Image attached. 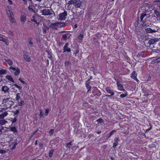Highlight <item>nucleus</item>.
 I'll use <instances>...</instances> for the list:
<instances>
[{
  "label": "nucleus",
  "instance_id": "f257e3e1",
  "mask_svg": "<svg viewBox=\"0 0 160 160\" xmlns=\"http://www.w3.org/2000/svg\"><path fill=\"white\" fill-rule=\"evenodd\" d=\"M2 105L4 107V108H2L0 111V112H3L5 109L10 108L13 105L14 102L12 100V98H5L2 101Z\"/></svg>",
  "mask_w": 160,
  "mask_h": 160
},
{
  "label": "nucleus",
  "instance_id": "f03ea898",
  "mask_svg": "<svg viewBox=\"0 0 160 160\" xmlns=\"http://www.w3.org/2000/svg\"><path fill=\"white\" fill-rule=\"evenodd\" d=\"M11 7L8 6L6 8L7 13L9 18V20L10 22L11 23H13L15 22V20L12 17L13 14L11 11Z\"/></svg>",
  "mask_w": 160,
  "mask_h": 160
},
{
  "label": "nucleus",
  "instance_id": "7ed1b4c3",
  "mask_svg": "<svg viewBox=\"0 0 160 160\" xmlns=\"http://www.w3.org/2000/svg\"><path fill=\"white\" fill-rule=\"evenodd\" d=\"M65 26V24L61 22H55L54 23H52L50 27L51 28H52L53 29L57 30L58 27L62 28L64 27Z\"/></svg>",
  "mask_w": 160,
  "mask_h": 160
},
{
  "label": "nucleus",
  "instance_id": "20e7f679",
  "mask_svg": "<svg viewBox=\"0 0 160 160\" xmlns=\"http://www.w3.org/2000/svg\"><path fill=\"white\" fill-rule=\"evenodd\" d=\"M53 12L51 9L46 8L41 11L42 14L45 16L50 15L52 14Z\"/></svg>",
  "mask_w": 160,
  "mask_h": 160
},
{
  "label": "nucleus",
  "instance_id": "39448f33",
  "mask_svg": "<svg viewBox=\"0 0 160 160\" xmlns=\"http://www.w3.org/2000/svg\"><path fill=\"white\" fill-rule=\"evenodd\" d=\"M67 16V12L64 11L63 12L60 13L57 16L58 18L60 20H65Z\"/></svg>",
  "mask_w": 160,
  "mask_h": 160
},
{
  "label": "nucleus",
  "instance_id": "423d86ee",
  "mask_svg": "<svg viewBox=\"0 0 160 160\" xmlns=\"http://www.w3.org/2000/svg\"><path fill=\"white\" fill-rule=\"evenodd\" d=\"M158 27H155V28L153 29L150 28H147L145 29V31L147 33H152L158 32Z\"/></svg>",
  "mask_w": 160,
  "mask_h": 160
},
{
  "label": "nucleus",
  "instance_id": "0eeeda50",
  "mask_svg": "<svg viewBox=\"0 0 160 160\" xmlns=\"http://www.w3.org/2000/svg\"><path fill=\"white\" fill-rule=\"evenodd\" d=\"M9 68L11 70H13L14 71V75H15L18 76L19 74L20 73V69L19 68H15L13 67L12 66H11L9 67Z\"/></svg>",
  "mask_w": 160,
  "mask_h": 160
},
{
  "label": "nucleus",
  "instance_id": "6e6552de",
  "mask_svg": "<svg viewBox=\"0 0 160 160\" xmlns=\"http://www.w3.org/2000/svg\"><path fill=\"white\" fill-rule=\"evenodd\" d=\"M0 41H2L4 42L5 44L7 45H8L9 44V40L7 37H5L4 35H2V37L0 36Z\"/></svg>",
  "mask_w": 160,
  "mask_h": 160
},
{
  "label": "nucleus",
  "instance_id": "1a4fd4ad",
  "mask_svg": "<svg viewBox=\"0 0 160 160\" xmlns=\"http://www.w3.org/2000/svg\"><path fill=\"white\" fill-rule=\"evenodd\" d=\"M105 90L108 93H109L110 95H106V96L107 97H110L114 95V92L111 90L110 88L108 87H106L105 88Z\"/></svg>",
  "mask_w": 160,
  "mask_h": 160
},
{
  "label": "nucleus",
  "instance_id": "9d476101",
  "mask_svg": "<svg viewBox=\"0 0 160 160\" xmlns=\"http://www.w3.org/2000/svg\"><path fill=\"white\" fill-rule=\"evenodd\" d=\"M92 92L94 96H100L101 95V92L96 87H94L92 88Z\"/></svg>",
  "mask_w": 160,
  "mask_h": 160
},
{
  "label": "nucleus",
  "instance_id": "9b49d317",
  "mask_svg": "<svg viewBox=\"0 0 160 160\" xmlns=\"http://www.w3.org/2000/svg\"><path fill=\"white\" fill-rule=\"evenodd\" d=\"M114 79L117 82V87H118V89L121 91H125V89H124L123 88V87L118 81V80L115 79V78H114Z\"/></svg>",
  "mask_w": 160,
  "mask_h": 160
},
{
  "label": "nucleus",
  "instance_id": "f8f14e48",
  "mask_svg": "<svg viewBox=\"0 0 160 160\" xmlns=\"http://www.w3.org/2000/svg\"><path fill=\"white\" fill-rule=\"evenodd\" d=\"M69 45L68 43H67L64 45L63 49V53L66 52H71V50L70 48H68Z\"/></svg>",
  "mask_w": 160,
  "mask_h": 160
},
{
  "label": "nucleus",
  "instance_id": "ddd939ff",
  "mask_svg": "<svg viewBox=\"0 0 160 160\" xmlns=\"http://www.w3.org/2000/svg\"><path fill=\"white\" fill-rule=\"evenodd\" d=\"M158 39L157 38H152L148 41V43L149 44L151 45L154 44L156 42H158Z\"/></svg>",
  "mask_w": 160,
  "mask_h": 160
},
{
  "label": "nucleus",
  "instance_id": "4468645a",
  "mask_svg": "<svg viewBox=\"0 0 160 160\" xmlns=\"http://www.w3.org/2000/svg\"><path fill=\"white\" fill-rule=\"evenodd\" d=\"M131 77L132 78L136 80L137 82L139 81V80L137 78V73L135 71L132 72L131 74Z\"/></svg>",
  "mask_w": 160,
  "mask_h": 160
},
{
  "label": "nucleus",
  "instance_id": "2eb2a0df",
  "mask_svg": "<svg viewBox=\"0 0 160 160\" xmlns=\"http://www.w3.org/2000/svg\"><path fill=\"white\" fill-rule=\"evenodd\" d=\"M26 20V16L23 14L21 15L20 18V20L22 24H24Z\"/></svg>",
  "mask_w": 160,
  "mask_h": 160
},
{
  "label": "nucleus",
  "instance_id": "dca6fc26",
  "mask_svg": "<svg viewBox=\"0 0 160 160\" xmlns=\"http://www.w3.org/2000/svg\"><path fill=\"white\" fill-rule=\"evenodd\" d=\"M82 3V2L80 0H77L76 3L74 5V6L77 8H80Z\"/></svg>",
  "mask_w": 160,
  "mask_h": 160
},
{
  "label": "nucleus",
  "instance_id": "f3484780",
  "mask_svg": "<svg viewBox=\"0 0 160 160\" xmlns=\"http://www.w3.org/2000/svg\"><path fill=\"white\" fill-rule=\"evenodd\" d=\"M7 112H3L0 115V119H3L8 115Z\"/></svg>",
  "mask_w": 160,
  "mask_h": 160
},
{
  "label": "nucleus",
  "instance_id": "a211bd4d",
  "mask_svg": "<svg viewBox=\"0 0 160 160\" xmlns=\"http://www.w3.org/2000/svg\"><path fill=\"white\" fill-rule=\"evenodd\" d=\"M23 57L24 59L27 62H29L31 60V58L29 56L27 55L24 54L23 55Z\"/></svg>",
  "mask_w": 160,
  "mask_h": 160
},
{
  "label": "nucleus",
  "instance_id": "6ab92c4d",
  "mask_svg": "<svg viewBox=\"0 0 160 160\" xmlns=\"http://www.w3.org/2000/svg\"><path fill=\"white\" fill-rule=\"evenodd\" d=\"M9 88L7 86H3L2 88V90L4 92H8L9 91Z\"/></svg>",
  "mask_w": 160,
  "mask_h": 160
},
{
  "label": "nucleus",
  "instance_id": "aec40b11",
  "mask_svg": "<svg viewBox=\"0 0 160 160\" xmlns=\"http://www.w3.org/2000/svg\"><path fill=\"white\" fill-rule=\"evenodd\" d=\"M69 35V34L68 33H67L65 34H63L62 35V39L64 40H67V39L69 38V37H68Z\"/></svg>",
  "mask_w": 160,
  "mask_h": 160
},
{
  "label": "nucleus",
  "instance_id": "412c9836",
  "mask_svg": "<svg viewBox=\"0 0 160 160\" xmlns=\"http://www.w3.org/2000/svg\"><path fill=\"white\" fill-rule=\"evenodd\" d=\"M147 14L145 13H142L140 17V21L143 23H144L145 21L143 20V18L146 16Z\"/></svg>",
  "mask_w": 160,
  "mask_h": 160
},
{
  "label": "nucleus",
  "instance_id": "4be33fe9",
  "mask_svg": "<svg viewBox=\"0 0 160 160\" xmlns=\"http://www.w3.org/2000/svg\"><path fill=\"white\" fill-rule=\"evenodd\" d=\"M28 41L29 44V47H32L33 46V43L32 42V38H29L28 39Z\"/></svg>",
  "mask_w": 160,
  "mask_h": 160
},
{
  "label": "nucleus",
  "instance_id": "5701e85b",
  "mask_svg": "<svg viewBox=\"0 0 160 160\" xmlns=\"http://www.w3.org/2000/svg\"><path fill=\"white\" fill-rule=\"evenodd\" d=\"M8 122L6 121L5 119H2L0 120V126L5 124Z\"/></svg>",
  "mask_w": 160,
  "mask_h": 160
},
{
  "label": "nucleus",
  "instance_id": "b1692460",
  "mask_svg": "<svg viewBox=\"0 0 160 160\" xmlns=\"http://www.w3.org/2000/svg\"><path fill=\"white\" fill-rule=\"evenodd\" d=\"M18 102V105L19 106H21L23 105L24 104V101L22 100L21 99L19 101H17Z\"/></svg>",
  "mask_w": 160,
  "mask_h": 160
},
{
  "label": "nucleus",
  "instance_id": "393cba45",
  "mask_svg": "<svg viewBox=\"0 0 160 160\" xmlns=\"http://www.w3.org/2000/svg\"><path fill=\"white\" fill-rule=\"evenodd\" d=\"M6 78L9 81H10L12 82H14L11 76L7 75L6 76Z\"/></svg>",
  "mask_w": 160,
  "mask_h": 160
},
{
  "label": "nucleus",
  "instance_id": "a878e982",
  "mask_svg": "<svg viewBox=\"0 0 160 160\" xmlns=\"http://www.w3.org/2000/svg\"><path fill=\"white\" fill-rule=\"evenodd\" d=\"M16 99L17 101H19L21 99L20 93H17L16 94Z\"/></svg>",
  "mask_w": 160,
  "mask_h": 160
},
{
  "label": "nucleus",
  "instance_id": "bb28decb",
  "mask_svg": "<svg viewBox=\"0 0 160 160\" xmlns=\"http://www.w3.org/2000/svg\"><path fill=\"white\" fill-rule=\"evenodd\" d=\"M77 0H71L69 1L68 4H69V5L71 4H73L74 5L75 3H76Z\"/></svg>",
  "mask_w": 160,
  "mask_h": 160
},
{
  "label": "nucleus",
  "instance_id": "cd10ccee",
  "mask_svg": "<svg viewBox=\"0 0 160 160\" xmlns=\"http://www.w3.org/2000/svg\"><path fill=\"white\" fill-rule=\"evenodd\" d=\"M5 60L6 62H7L10 65H12L13 64L12 61L10 59H5Z\"/></svg>",
  "mask_w": 160,
  "mask_h": 160
},
{
  "label": "nucleus",
  "instance_id": "c85d7f7f",
  "mask_svg": "<svg viewBox=\"0 0 160 160\" xmlns=\"http://www.w3.org/2000/svg\"><path fill=\"white\" fill-rule=\"evenodd\" d=\"M154 13L158 18H160V12L155 10L154 11Z\"/></svg>",
  "mask_w": 160,
  "mask_h": 160
},
{
  "label": "nucleus",
  "instance_id": "c756f323",
  "mask_svg": "<svg viewBox=\"0 0 160 160\" xmlns=\"http://www.w3.org/2000/svg\"><path fill=\"white\" fill-rule=\"evenodd\" d=\"M84 35L83 33H81L78 36V39L80 40H82L84 37Z\"/></svg>",
  "mask_w": 160,
  "mask_h": 160
},
{
  "label": "nucleus",
  "instance_id": "7c9ffc66",
  "mask_svg": "<svg viewBox=\"0 0 160 160\" xmlns=\"http://www.w3.org/2000/svg\"><path fill=\"white\" fill-rule=\"evenodd\" d=\"M124 92H125V94H121L120 95V97L121 98H124L128 95V93H127V92L126 90H125V91H124Z\"/></svg>",
  "mask_w": 160,
  "mask_h": 160
},
{
  "label": "nucleus",
  "instance_id": "2f4dec72",
  "mask_svg": "<svg viewBox=\"0 0 160 160\" xmlns=\"http://www.w3.org/2000/svg\"><path fill=\"white\" fill-rule=\"evenodd\" d=\"M6 73V71L5 69H2L0 70V75L5 74Z\"/></svg>",
  "mask_w": 160,
  "mask_h": 160
},
{
  "label": "nucleus",
  "instance_id": "473e14b6",
  "mask_svg": "<svg viewBox=\"0 0 160 160\" xmlns=\"http://www.w3.org/2000/svg\"><path fill=\"white\" fill-rule=\"evenodd\" d=\"M7 33L8 35H11V36H13V32L12 31V30H9L7 32Z\"/></svg>",
  "mask_w": 160,
  "mask_h": 160
},
{
  "label": "nucleus",
  "instance_id": "72a5a7b5",
  "mask_svg": "<svg viewBox=\"0 0 160 160\" xmlns=\"http://www.w3.org/2000/svg\"><path fill=\"white\" fill-rule=\"evenodd\" d=\"M86 86L87 89H88V92H89L91 90V87L89 84H86Z\"/></svg>",
  "mask_w": 160,
  "mask_h": 160
},
{
  "label": "nucleus",
  "instance_id": "f704fd0d",
  "mask_svg": "<svg viewBox=\"0 0 160 160\" xmlns=\"http://www.w3.org/2000/svg\"><path fill=\"white\" fill-rule=\"evenodd\" d=\"M11 130L14 132H17V129L16 127H13L11 128H10Z\"/></svg>",
  "mask_w": 160,
  "mask_h": 160
},
{
  "label": "nucleus",
  "instance_id": "c9c22d12",
  "mask_svg": "<svg viewBox=\"0 0 160 160\" xmlns=\"http://www.w3.org/2000/svg\"><path fill=\"white\" fill-rule=\"evenodd\" d=\"M54 152V150L52 149L51 150L49 153V155L50 157H51L52 155V154Z\"/></svg>",
  "mask_w": 160,
  "mask_h": 160
},
{
  "label": "nucleus",
  "instance_id": "e433bc0d",
  "mask_svg": "<svg viewBox=\"0 0 160 160\" xmlns=\"http://www.w3.org/2000/svg\"><path fill=\"white\" fill-rule=\"evenodd\" d=\"M40 114L39 115V116L40 118L42 117H43L44 116V114L43 113L41 109H40Z\"/></svg>",
  "mask_w": 160,
  "mask_h": 160
},
{
  "label": "nucleus",
  "instance_id": "4c0bfd02",
  "mask_svg": "<svg viewBox=\"0 0 160 160\" xmlns=\"http://www.w3.org/2000/svg\"><path fill=\"white\" fill-rule=\"evenodd\" d=\"M70 64V62L68 61H66L65 63V65L66 67H68Z\"/></svg>",
  "mask_w": 160,
  "mask_h": 160
},
{
  "label": "nucleus",
  "instance_id": "58836bf2",
  "mask_svg": "<svg viewBox=\"0 0 160 160\" xmlns=\"http://www.w3.org/2000/svg\"><path fill=\"white\" fill-rule=\"evenodd\" d=\"M154 62L155 63H158L160 62V58H158L155 60Z\"/></svg>",
  "mask_w": 160,
  "mask_h": 160
},
{
  "label": "nucleus",
  "instance_id": "ea45409f",
  "mask_svg": "<svg viewBox=\"0 0 160 160\" xmlns=\"http://www.w3.org/2000/svg\"><path fill=\"white\" fill-rule=\"evenodd\" d=\"M54 132V130L53 129H50L49 132V133L51 135H52L53 134Z\"/></svg>",
  "mask_w": 160,
  "mask_h": 160
},
{
  "label": "nucleus",
  "instance_id": "a19ab883",
  "mask_svg": "<svg viewBox=\"0 0 160 160\" xmlns=\"http://www.w3.org/2000/svg\"><path fill=\"white\" fill-rule=\"evenodd\" d=\"M18 80L21 82L22 84H26V83L25 82L23 81H22V79L20 78H19L18 79Z\"/></svg>",
  "mask_w": 160,
  "mask_h": 160
},
{
  "label": "nucleus",
  "instance_id": "79ce46f5",
  "mask_svg": "<svg viewBox=\"0 0 160 160\" xmlns=\"http://www.w3.org/2000/svg\"><path fill=\"white\" fill-rule=\"evenodd\" d=\"M72 143V142H68L66 144V146H67V147L69 148L70 146H71V145H72V143Z\"/></svg>",
  "mask_w": 160,
  "mask_h": 160
},
{
  "label": "nucleus",
  "instance_id": "37998d69",
  "mask_svg": "<svg viewBox=\"0 0 160 160\" xmlns=\"http://www.w3.org/2000/svg\"><path fill=\"white\" fill-rule=\"evenodd\" d=\"M14 86L17 88H18L19 90L21 89L22 88V87H20L17 84H14Z\"/></svg>",
  "mask_w": 160,
  "mask_h": 160
},
{
  "label": "nucleus",
  "instance_id": "c03bdc74",
  "mask_svg": "<svg viewBox=\"0 0 160 160\" xmlns=\"http://www.w3.org/2000/svg\"><path fill=\"white\" fill-rule=\"evenodd\" d=\"M118 142H115L113 144V147L115 148L118 145Z\"/></svg>",
  "mask_w": 160,
  "mask_h": 160
},
{
  "label": "nucleus",
  "instance_id": "a18cd8bd",
  "mask_svg": "<svg viewBox=\"0 0 160 160\" xmlns=\"http://www.w3.org/2000/svg\"><path fill=\"white\" fill-rule=\"evenodd\" d=\"M116 131L115 130H112V131L110 133V136H111L112 135H113L114 132H116Z\"/></svg>",
  "mask_w": 160,
  "mask_h": 160
},
{
  "label": "nucleus",
  "instance_id": "49530a36",
  "mask_svg": "<svg viewBox=\"0 0 160 160\" xmlns=\"http://www.w3.org/2000/svg\"><path fill=\"white\" fill-rule=\"evenodd\" d=\"M103 120L101 118H99V119L97 120V121L98 122H99L100 123H101L102 122Z\"/></svg>",
  "mask_w": 160,
  "mask_h": 160
},
{
  "label": "nucleus",
  "instance_id": "de8ad7c7",
  "mask_svg": "<svg viewBox=\"0 0 160 160\" xmlns=\"http://www.w3.org/2000/svg\"><path fill=\"white\" fill-rule=\"evenodd\" d=\"M17 119L16 118H14L12 120V122L13 123H14L17 121Z\"/></svg>",
  "mask_w": 160,
  "mask_h": 160
},
{
  "label": "nucleus",
  "instance_id": "09e8293b",
  "mask_svg": "<svg viewBox=\"0 0 160 160\" xmlns=\"http://www.w3.org/2000/svg\"><path fill=\"white\" fill-rule=\"evenodd\" d=\"M119 140V138L118 137H115L114 138V141L115 142H118V141Z\"/></svg>",
  "mask_w": 160,
  "mask_h": 160
},
{
  "label": "nucleus",
  "instance_id": "8fccbe9b",
  "mask_svg": "<svg viewBox=\"0 0 160 160\" xmlns=\"http://www.w3.org/2000/svg\"><path fill=\"white\" fill-rule=\"evenodd\" d=\"M48 57L50 59H51L52 58V55L51 54L49 53H48Z\"/></svg>",
  "mask_w": 160,
  "mask_h": 160
},
{
  "label": "nucleus",
  "instance_id": "3c124183",
  "mask_svg": "<svg viewBox=\"0 0 160 160\" xmlns=\"http://www.w3.org/2000/svg\"><path fill=\"white\" fill-rule=\"evenodd\" d=\"M32 21H33L34 22H35L37 24H39V22H38L36 20H35L34 18L33 19H32Z\"/></svg>",
  "mask_w": 160,
  "mask_h": 160
},
{
  "label": "nucleus",
  "instance_id": "603ef678",
  "mask_svg": "<svg viewBox=\"0 0 160 160\" xmlns=\"http://www.w3.org/2000/svg\"><path fill=\"white\" fill-rule=\"evenodd\" d=\"M19 112V110H16L14 112V115H17Z\"/></svg>",
  "mask_w": 160,
  "mask_h": 160
},
{
  "label": "nucleus",
  "instance_id": "864d4df0",
  "mask_svg": "<svg viewBox=\"0 0 160 160\" xmlns=\"http://www.w3.org/2000/svg\"><path fill=\"white\" fill-rule=\"evenodd\" d=\"M8 2L9 4L11 5L12 4V0H8Z\"/></svg>",
  "mask_w": 160,
  "mask_h": 160
},
{
  "label": "nucleus",
  "instance_id": "5fc2aeb1",
  "mask_svg": "<svg viewBox=\"0 0 160 160\" xmlns=\"http://www.w3.org/2000/svg\"><path fill=\"white\" fill-rule=\"evenodd\" d=\"M28 9L29 10H33V9L32 8V6H29L28 7Z\"/></svg>",
  "mask_w": 160,
  "mask_h": 160
},
{
  "label": "nucleus",
  "instance_id": "6e6d98bb",
  "mask_svg": "<svg viewBox=\"0 0 160 160\" xmlns=\"http://www.w3.org/2000/svg\"><path fill=\"white\" fill-rule=\"evenodd\" d=\"M49 112V110L48 109H46L45 110V113L46 114H48Z\"/></svg>",
  "mask_w": 160,
  "mask_h": 160
},
{
  "label": "nucleus",
  "instance_id": "4d7b16f0",
  "mask_svg": "<svg viewBox=\"0 0 160 160\" xmlns=\"http://www.w3.org/2000/svg\"><path fill=\"white\" fill-rule=\"evenodd\" d=\"M152 127H151V128H150L148 129H147L146 131V132H149V131H150L152 129Z\"/></svg>",
  "mask_w": 160,
  "mask_h": 160
},
{
  "label": "nucleus",
  "instance_id": "13d9d810",
  "mask_svg": "<svg viewBox=\"0 0 160 160\" xmlns=\"http://www.w3.org/2000/svg\"><path fill=\"white\" fill-rule=\"evenodd\" d=\"M46 30L45 29L43 28L42 30V32L43 33H46Z\"/></svg>",
  "mask_w": 160,
  "mask_h": 160
},
{
  "label": "nucleus",
  "instance_id": "bf43d9fd",
  "mask_svg": "<svg viewBox=\"0 0 160 160\" xmlns=\"http://www.w3.org/2000/svg\"><path fill=\"white\" fill-rule=\"evenodd\" d=\"M3 129V127H0V132H1L2 130Z\"/></svg>",
  "mask_w": 160,
  "mask_h": 160
},
{
  "label": "nucleus",
  "instance_id": "052dcab7",
  "mask_svg": "<svg viewBox=\"0 0 160 160\" xmlns=\"http://www.w3.org/2000/svg\"><path fill=\"white\" fill-rule=\"evenodd\" d=\"M77 24H75L74 25V28H77Z\"/></svg>",
  "mask_w": 160,
  "mask_h": 160
},
{
  "label": "nucleus",
  "instance_id": "680f3d73",
  "mask_svg": "<svg viewBox=\"0 0 160 160\" xmlns=\"http://www.w3.org/2000/svg\"><path fill=\"white\" fill-rule=\"evenodd\" d=\"M101 131H98V132H97V133L99 134H100L101 133Z\"/></svg>",
  "mask_w": 160,
  "mask_h": 160
},
{
  "label": "nucleus",
  "instance_id": "e2e57ef3",
  "mask_svg": "<svg viewBox=\"0 0 160 160\" xmlns=\"http://www.w3.org/2000/svg\"><path fill=\"white\" fill-rule=\"evenodd\" d=\"M3 151L2 150H0V153H2Z\"/></svg>",
  "mask_w": 160,
  "mask_h": 160
},
{
  "label": "nucleus",
  "instance_id": "0e129e2a",
  "mask_svg": "<svg viewBox=\"0 0 160 160\" xmlns=\"http://www.w3.org/2000/svg\"><path fill=\"white\" fill-rule=\"evenodd\" d=\"M47 62L48 64L49 62V60L48 59H47Z\"/></svg>",
  "mask_w": 160,
  "mask_h": 160
},
{
  "label": "nucleus",
  "instance_id": "69168bd1",
  "mask_svg": "<svg viewBox=\"0 0 160 160\" xmlns=\"http://www.w3.org/2000/svg\"><path fill=\"white\" fill-rule=\"evenodd\" d=\"M37 140H36V141H35V145H37Z\"/></svg>",
  "mask_w": 160,
  "mask_h": 160
},
{
  "label": "nucleus",
  "instance_id": "338daca9",
  "mask_svg": "<svg viewBox=\"0 0 160 160\" xmlns=\"http://www.w3.org/2000/svg\"><path fill=\"white\" fill-rule=\"evenodd\" d=\"M144 36L143 35H142L141 36V37L142 38V37H144Z\"/></svg>",
  "mask_w": 160,
  "mask_h": 160
},
{
  "label": "nucleus",
  "instance_id": "774afa93",
  "mask_svg": "<svg viewBox=\"0 0 160 160\" xmlns=\"http://www.w3.org/2000/svg\"><path fill=\"white\" fill-rule=\"evenodd\" d=\"M66 32L64 31H61L60 32L61 33H63V32Z\"/></svg>",
  "mask_w": 160,
  "mask_h": 160
}]
</instances>
